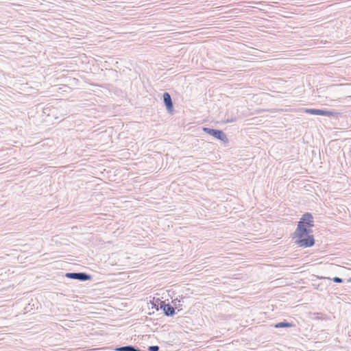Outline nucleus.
<instances>
[{
    "label": "nucleus",
    "instance_id": "2",
    "mask_svg": "<svg viewBox=\"0 0 351 351\" xmlns=\"http://www.w3.org/2000/svg\"><path fill=\"white\" fill-rule=\"evenodd\" d=\"M203 130L207 134H208L211 136H213L214 137L222 141L224 143L228 142V139L226 135L221 130L210 129V128H204Z\"/></svg>",
    "mask_w": 351,
    "mask_h": 351
},
{
    "label": "nucleus",
    "instance_id": "4",
    "mask_svg": "<svg viewBox=\"0 0 351 351\" xmlns=\"http://www.w3.org/2000/svg\"><path fill=\"white\" fill-rule=\"evenodd\" d=\"M66 276L74 279H78L80 280H86L90 278L89 276L84 273H70L67 274Z\"/></svg>",
    "mask_w": 351,
    "mask_h": 351
},
{
    "label": "nucleus",
    "instance_id": "6",
    "mask_svg": "<svg viewBox=\"0 0 351 351\" xmlns=\"http://www.w3.org/2000/svg\"><path fill=\"white\" fill-rule=\"evenodd\" d=\"M115 351H141L139 349L135 348L132 346H127L123 347H119L114 349Z\"/></svg>",
    "mask_w": 351,
    "mask_h": 351
},
{
    "label": "nucleus",
    "instance_id": "7",
    "mask_svg": "<svg viewBox=\"0 0 351 351\" xmlns=\"http://www.w3.org/2000/svg\"><path fill=\"white\" fill-rule=\"evenodd\" d=\"M156 310H162L167 316H173L175 314V308H156Z\"/></svg>",
    "mask_w": 351,
    "mask_h": 351
},
{
    "label": "nucleus",
    "instance_id": "5",
    "mask_svg": "<svg viewBox=\"0 0 351 351\" xmlns=\"http://www.w3.org/2000/svg\"><path fill=\"white\" fill-rule=\"evenodd\" d=\"M164 101L166 107L169 112L173 111V103L171 101V96L168 93H165L163 95Z\"/></svg>",
    "mask_w": 351,
    "mask_h": 351
},
{
    "label": "nucleus",
    "instance_id": "3",
    "mask_svg": "<svg viewBox=\"0 0 351 351\" xmlns=\"http://www.w3.org/2000/svg\"><path fill=\"white\" fill-rule=\"evenodd\" d=\"M304 112L306 113L310 114L322 115V116H328V117L334 116V115L337 114V113L331 112V111L318 110V109H311V108L306 109L304 110Z\"/></svg>",
    "mask_w": 351,
    "mask_h": 351
},
{
    "label": "nucleus",
    "instance_id": "10",
    "mask_svg": "<svg viewBox=\"0 0 351 351\" xmlns=\"http://www.w3.org/2000/svg\"><path fill=\"white\" fill-rule=\"evenodd\" d=\"M334 281H335V282H342V280H341V278H334Z\"/></svg>",
    "mask_w": 351,
    "mask_h": 351
},
{
    "label": "nucleus",
    "instance_id": "1",
    "mask_svg": "<svg viewBox=\"0 0 351 351\" xmlns=\"http://www.w3.org/2000/svg\"><path fill=\"white\" fill-rule=\"evenodd\" d=\"M313 226V218L311 214H304L298 222L296 230L294 232L297 239L296 243L299 247H311L315 243L313 235L310 234V228Z\"/></svg>",
    "mask_w": 351,
    "mask_h": 351
},
{
    "label": "nucleus",
    "instance_id": "9",
    "mask_svg": "<svg viewBox=\"0 0 351 351\" xmlns=\"http://www.w3.org/2000/svg\"><path fill=\"white\" fill-rule=\"evenodd\" d=\"M149 351H158L159 347L157 346H152L148 348Z\"/></svg>",
    "mask_w": 351,
    "mask_h": 351
},
{
    "label": "nucleus",
    "instance_id": "8",
    "mask_svg": "<svg viewBox=\"0 0 351 351\" xmlns=\"http://www.w3.org/2000/svg\"><path fill=\"white\" fill-rule=\"evenodd\" d=\"M292 325L287 322H280L274 326L275 328L291 327Z\"/></svg>",
    "mask_w": 351,
    "mask_h": 351
}]
</instances>
